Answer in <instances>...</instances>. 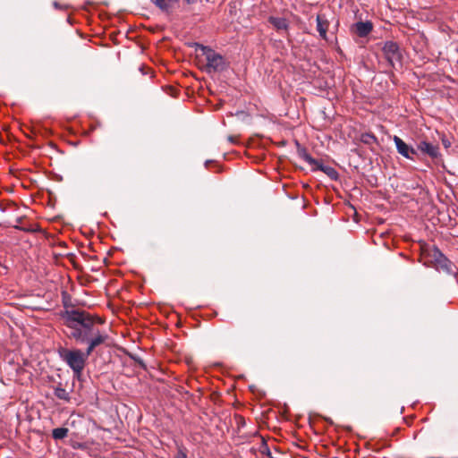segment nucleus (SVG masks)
<instances>
[{
  "instance_id": "nucleus-6",
  "label": "nucleus",
  "mask_w": 458,
  "mask_h": 458,
  "mask_svg": "<svg viewBox=\"0 0 458 458\" xmlns=\"http://www.w3.org/2000/svg\"><path fill=\"white\" fill-rule=\"evenodd\" d=\"M353 31L360 38L367 37L373 30L370 21H359L353 25Z\"/></svg>"
},
{
  "instance_id": "nucleus-9",
  "label": "nucleus",
  "mask_w": 458,
  "mask_h": 458,
  "mask_svg": "<svg viewBox=\"0 0 458 458\" xmlns=\"http://www.w3.org/2000/svg\"><path fill=\"white\" fill-rule=\"evenodd\" d=\"M153 4H155L161 10L168 12L172 9L176 4L177 0H150Z\"/></svg>"
},
{
  "instance_id": "nucleus-1",
  "label": "nucleus",
  "mask_w": 458,
  "mask_h": 458,
  "mask_svg": "<svg viewBox=\"0 0 458 458\" xmlns=\"http://www.w3.org/2000/svg\"><path fill=\"white\" fill-rule=\"evenodd\" d=\"M64 325L69 330L66 335L76 343L88 346L85 352L81 349H68L61 347L58 355L61 360L72 370L77 378L82 374L89 356L99 345L106 343L108 335L101 331L96 323L103 324L100 318H95L89 313L80 310H66L61 313Z\"/></svg>"
},
{
  "instance_id": "nucleus-16",
  "label": "nucleus",
  "mask_w": 458,
  "mask_h": 458,
  "mask_svg": "<svg viewBox=\"0 0 458 458\" xmlns=\"http://www.w3.org/2000/svg\"><path fill=\"white\" fill-rule=\"evenodd\" d=\"M77 447L81 448V449H83L84 448V445L83 444H78Z\"/></svg>"
},
{
  "instance_id": "nucleus-3",
  "label": "nucleus",
  "mask_w": 458,
  "mask_h": 458,
  "mask_svg": "<svg viewBox=\"0 0 458 458\" xmlns=\"http://www.w3.org/2000/svg\"><path fill=\"white\" fill-rule=\"evenodd\" d=\"M234 421L237 425V437L241 439L239 442H237V444L248 441L254 435V433L247 429V425L244 418L238 413H234Z\"/></svg>"
},
{
  "instance_id": "nucleus-8",
  "label": "nucleus",
  "mask_w": 458,
  "mask_h": 458,
  "mask_svg": "<svg viewBox=\"0 0 458 458\" xmlns=\"http://www.w3.org/2000/svg\"><path fill=\"white\" fill-rule=\"evenodd\" d=\"M329 23L325 16L318 14L317 16V29L320 37L327 39V32L328 30Z\"/></svg>"
},
{
  "instance_id": "nucleus-13",
  "label": "nucleus",
  "mask_w": 458,
  "mask_h": 458,
  "mask_svg": "<svg viewBox=\"0 0 458 458\" xmlns=\"http://www.w3.org/2000/svg\"><path fill=\"white\" fill-rule=\"evenodd\" d=\"M360 140L366 145H372L374 143H377V138L371 133L361 134Z\"/></svg>"
},
{
  "instance_id": "nucleus-7",
  "label": "nucleus",
  "mask_w": 458,
  "mask_h": 458,
  "mask_svg": "<svg viewBox=\"0 0 458 458\" xmlns=\"http://www.w3.org/2000/svg\"><path fill=\"white\" fill-rule=\"evenodd\" d=\"M419 149L430 156L431 157H437L439 154L438 152V147L432 145L431 143H428L427 141H421L419 146Z\"/></svg>"
},
{
  "instance_id": "nucleus-4",
  "label": "nucleus",
  "mask_w": 458,
  "mask_h": 458,
  "mask_svg": "<svg viewBox=\"0 0 458 458\" xmlns=\"http://www.w3.org/2000/svg\"><path fill=\"white\" fill-rule=\"evenodd\" d=\"M383 52L388 62L391 63L392 64H394V62L400 61L401 59L399 47L395 42H386L383 47Z\"/></svg>"
},
{
  "instance_id": "nucleus-15",
  "label": "nucleus",
  "mask_w": 458,
  "mask_h": 458,
  "mask_svg": "<svg viewBox=\"0 0 458 458\" xmlns=\"http://www.w3.org/2000/svg\"><path fill=\"white\" fill-rule=\"evenodd\" d=\"M174 458H187V454L184 450L179 449Z\"/></svg>"
},
{
  "instance_id": "nucleus-11",
  "label": "nucleus",
  "mask_w": 458,
  "mask_h": 458,
  "mask_svg": "<svg viewBox=\"0 0 458 458\" xmlns=\"http://www.w3.org/2000/svg\"><path fill=\"white\" fill-rule=\"evenodd\" d=\"M68 431L67 428H56L53 429L52 437L55 440H61L67 437Z\"/></svg>"
},
{
  "instance_id": "nucleus-14",
  "label": "nucleus",
  "mask_w": 458,
  "mask_h": 458,
  "mask_svg": "<svg viewBox=\"0 0 458 458\" xmlns=\"http://www.w3.org/2000/svg\"><path fill=\"white\" fill-rule=\"evenodd\" d=\"M304 160L309 163L310 165H314L317 169H320V170H323L322 166H321V164L316 160L315 158H313L311 156L306 154L304 156Z\"/></svg>"
},
{
  "instance_id": "nucleus-12",
  "label": "nucleus",
  "mask_w": 458,
  "mask_h": 458,
  "mask_svg": "<svg viewBox=\"0 0 458 458\" xmlns=\"http://www.w3.org/2000/svg\"><path fill=\"white\" fill-rule=\"evenodd\" d=\"M55 395L60 400L69 401L70 399L69 393L63 387H56L55 389Z\"/></svg>"
},
{
  "instance_id": "nucleus-5",
  "label": "nucleus",
  "mask_w": 458,
  "mask_h": 458,
  "mask_svg": "<svg viewBox=\"0 0 458 458\" xmlns=\"http://www.w3.org/2000/svg\"><path fill=\"white\" fill-rule=\"evenodd\" d=\"M397 151L400 155L406 158L412 159V155L416 154V151L411 147L408 146L401 138L394 136L393 138Z\"/></svg>"
},
{
  "instance_id": "nucleus-17",
  "label": "nucleus",
  "mask_w": 458,
  "mask_h": 458,
  "mask_svg": "<svg viewBox=\"0 0 458 458\" xmlns=\"http://www.w3.org/2000/svg\"><path fill=\"white\" fill-rule=\"evenodd\" d=\"M209 163H211V161H207V162H206V164H205L206 167H208V164H209Z\"/></svg>"
},
{
  "instance_id": "nucleus-10",
  "label": "nucleus",
  "mask_w": 458,
  "mask_h": 458,
  "mask_svg": "<svg viewBox=\"0 0 458 458\" xmlns=\"http://www.w3.org/2000/svg\"><path fill=\"white\" fill-rule=\"evenodd\" d=\"M268 21L277 30H286L288 28V22L284 18L270 17Z\"/></svg>"
},
{
  "instance_id": "nucleus-2",
  "label": "nucleus",
  "mask_w": 458,
  "mask_h": 458,
  "mask_svg": "<svg viewBox=\"0 0 458 458\" xmlns=\"http://www.w3.org/2000/svg\"><path fill=\"white\" fill-rule=\"evenodd\" d=\"M198 47L204 57L203 69L206 72L216 75L226 70L227 63L222 55L208 47L198 46Z\"/></svg>"
}]
</instances>
